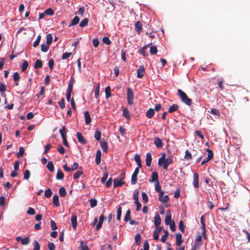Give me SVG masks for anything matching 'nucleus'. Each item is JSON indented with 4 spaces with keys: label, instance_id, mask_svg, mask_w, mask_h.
Here are the masks:
<instances>
[{
    "label": "nucleus",
    "instance_id": "f257e3e1",
    "mask_svg": "<svg viewBox=\"0 0 250 250\" xmlns=\"http://www.w3.org/2000/svg\"><path fill=\"white\" fill-rule=\"evenodd\" d=\"M178 96L180 97L181 101L186 104L190 106L192 104V100L189 98L186 93L181 89H178L177 90Z\"/></svg>",
    "mask_w": 250,
    "mask_h": 250
},
{
    "label": "nucleus",
    "instance_id": "f03ea898",
    "mask_svg": "<svg viewBox=\"0 0 250 250\" xmlns=\"http://www.w3.org/2000/svg\"><path fill=\"white\" fill-rule=\"evenodd\" d=\"M134 94L130 88L127 89V101L128 104L132 105L133 104Z\"/></svg>",
    "mask_w": 250,
    "mask_h": 250
},
{
    "label": "nucleus",
    "instance_id": "7ed1b4c3",
    "mask_svg": "<svg viewBox=\"0 0 250 250\" xmlns=\"http://www.w3.org/2000/svg\"><path fill=\"white\" fill-rule=\"evenodd\" d=\"M173 162V159L171 157H168L166 159L164 160L162 163H161L160 165H159L160 167H162L163 169L165 170L167 169L168 166L172 164Z\"/></svg>",
    "mask_w": 250,
    "mask_h": 250
},
{
    "label": "nucleus",
    "instance_id": "20e7f679",
    "mask_svg": "<svg viewBox=\"0 0 250 250\" xmlns=\"http://www.w3.org/2000/svg\"><path fill=\"white\" fill-rule=\"evenodd\" d=\"M125 178V173L122 174V178L121 179H115L113 181V186L114 188L120 187H122L124 184H125V182L122 181V180Z\"/></svg>",
    "mask_w": 250,
    "mask_h": 250
},
{
    "label": "nucleus",
    "instance_id": "39448f33",
    "mask_svg": "<svg viewBox=\"0 0 250 250\" xmlns=\"http://www.w3.org/2000/svg\"><path fill=\"white\" fill-rule=\"evenodd\" d=\"M159 199L161 202L165 203L169 200V197L167 195H164V191H161L159 193Z\"/></svg>",
    "mask_w": 250,
    "mask_h": 250
},
{
    "label": "nucleus",
    "instance_id": "423d86ee",
    "mask_svg": "<svg viewBox=\"0 0 250 250\" xmlns=\"http://www.w3.org/2000/svg\"><path fill=\"white\" fill-rule=\"evenodd\" d=\"M145 69L144 66L141 65L137 70V77L138 78H142L144 76Z\"/></svg>",
    "mask_w": 250,
    "mask_h": 250
},
{
    "label": "nucleus",
    "instance_id": "0eeeda50",
    "mask_svg": "<svg viewBox=\"0 0 250 250\" xmlns=\"http://www.w3.org/2000/svg\"><path fill=\"white\" fill-rule=\"evenodd\" d=\"M193 185L195 188H199V175L197 172L193 173Z\"/></svg>",
    "mask_w": 250,
    "mask_h": 250
},
{
    "label": "nucleus",
    "instance_id": "6e6552de",
    "mask_svg": "<svg viewBox=\"0 0 250 250\" xmlns=\"http://www.w3.org/2000/svg\"><path fill=\"white\" fill-rule=\"evenodd\" d=\"M154 143L157 148H161L163 147V143L161 139H160L159 137H155L154 138Z\"/></svg>",
    "mask_w": 250,
    "mask_h": 250
},
{
    "label": "nucleus",
    "instance_id": "1a4fd4ad",
    "mask_svg": "<svg viewBox=\"0 0 250 250\" xmlns=\"http://www.w3.org/2000/svg\"><path fill=\"white\" fill-rule=\"evenodd\" d=\"M123 116L125 117L127 120L130 119V112L126 107H123Z\"/></svg>",
    "mask_w": 250,
    "mask_h": 250
},
{
    "label": "nucleus",
    "instance_id": "9d476101",
    "mask_svg": "<svg viewBox=\"0 0 250 250\" xmlns=\"http://www.w3.org/2000/svg\"><path fill=\"white\" fill-rule=\"evenodd\" d=\"M202 237L201 235H199L196 238L193 246L196 247V248L199 249L200 247L202 245Z\"/></svg>",
    "mask_w": 250,
    "mask_h": 250
},
{
    "label": "nucleus",
    "instance_id": "9b49d317",
    "mask_svg": "<svg viewBox=\"0 0 250 250\" xmlns=\"http://www.w3.org/2000/svg\"><path fill=\"white\" fill-rule=\"evenodd\" d=\"M161 218L158 214V213H156L155 217H154V225L155 227L158 228L161 224Z\"/></svg>",
    "mask_w": 250,
    "mask_h": 250
},
{
    "label": "nucleus",
    "instance_id": "f8f14e48",
    "mask_svg": "<svg viewBox=\"0 0 250 250\" xmlns=\"http://www.w3.org/2000/svg\"><path fill=\"white\" fill-rule=\"evenodd\" d=\"M71 221L72 223V227L74 229H75L77 226V216L75 214H72L71 218Z\"/></svg>",
    "mask_w": 250,
    "mask_h": 250
},
{
    "label": "nucleus",
    "instance_id": "ddd939ff",
    "mask_svg": "<svg viewBox=\"0 0 250 250\" xmlns=\"http://www.w3.org/2000/svg\"><path fill=\"white\" fill-rule=\"evenodd\" d=\"M77 138L78 140V141L82 144H86V141L84 137L83 136L82 134L80 132H77L76 134Z\"/></svg>",
    "mask_w": 250,
    "mask_h": 250
},
{
    "label": "nucleus",
    "instance_id": "4468645a",
    "mask_svg": "<svg viewBox=\"0 0 250 250\" xmlns=\"http://www.w3.org/2000/svg\"><path fill=\"white\" fill-rule=\"evenodd\" d=\"M152 161V157L151 154L150 152H148L146 155V165L147 167H150L151 166Z\"/></svg>",
    "mask_w": 250,
    "mask_h": 250
},
{
    "label": "nucleus",
    "instance_id": "2eb2a0df",
    "mask_svg": "<svg viewBox=\"0 0 250 250\" xmlns=\"http://www.w3.org/2000/svg\"><path fill=\"white\" fill-rule=\"evenodd\" d=\"M150 182L151 183L154 182H158V175L157 172L154 171L152 172L151 175V179L150 180Z\"/></svg>",
    "mask_w": 250,
    "mask_h": 250
},
{
    "label": "nucleus",
    "instance_id": "dca6fc26",
    "mask_svg": "<svg viewBox=\"0 0 250 250\" xmlns=\"http://www.w3.org/2000/svg\"><path fill=\"white\" fill-rule=\"evenodd\" d=\"M135 29L137 31L138 34H140L142 30V24L140 21H137L135 24Z\"/></svg>",
    "mask_w": 250,
    "mask_h": 250
},
{
    "label": "nucleus",
    "instance_id": "f3484780",
    "mask_svg": "<svg viewBox=\"0 0 250 250\" xmlns=\"http://www.w3.org/2000/svg\"><path fill=\"white\" fill-rule=\"evenodd\" d=\"M176 245L178 246H180L181 244L183 242L182 234L180 233H177L176 235Z\"/></svg>",
    "mask_w": 250,
    "mask_h": 250
},
{
    "label": "nucleus",
    "instance_id": "a211bd4d",
    "mask_svg": "<svg viewBox=\"0 0 250 250\" xmlns=\"http://www.w3.org/2000/svg\"><path fill=\"white\" fill-rule=\"evenodd\" d=\"M171 215L169 211L167 212V215L165 218V223L166 225H169L171 223Z\"/></svg>",
    "mask_w": 250,
    "mask_h": 250
},
{
    "label": "nucleus",
    "instance_id": "6ab92c4d",
    "mask_svg": "<svg viewBox=\"0 0 250 250\" xmlns=\"http://www.w3.org/2000/svg\"><path fill=\"white\" fill-rule=\"evenodd\" d=\"M105 44H106L107 45H109V38L108 37H107V36L104 37L103 38L102 43L101 44V46L103 48H104L105 47V46H104Z\"/></svg>",
    "mask_w": 250,
    "mask_h": 250
},
{
    "label": "nucleus",
    "instance_id": "aec40b11",
    "mask_svg": "<svg viewBox=\"0 0 250 250\" xmlns=\"http://www.w3.org/2000/svg\"><path fill=\"white\" fill-rule=\"evenodd\" d=\"M154 115V110L153 108H149L146 112V116L148 119L152 118Z\"/></svg>",
    "mask_w": 250,
    "mask_h": 250
},
{
    "label": "nucleus",
    "instance_id": "412c9836",
    "mask_svg": "<svg viewBox=\"0 0 250 250\" xmlns=\"http://www.w3.org/2000/svg\"><path fill=\"white\" fill-rule=\"evenodd\" d=\"M101 152L100 150H98L96 152V163L99 165L101 163Z\"/></svg>",
    "mask_w": 250,
    "mask_h": 250
},
{
    "label": "nucleus",
    "instance_id": "4be33fe9",
    "mask_svg": "<svg viewBox=\"0 0 250 250\" xmlns=\"http://www.w3.org/2000/svg\"><path fill=\"white\" fill-rule=\"evenodd\" d=\"M84 118H85V121L86 125H89L91 122V119L90 116V115L88 111H85L84 113Z\"/></svg>",
    "mask_w": 250,
    "mask_h": 250
},
{
    "label": "nucleus",
    "instance_id": "5701e85b",
    "mask_svg": "<svg viewBox=\"0 0 250 250\" xmlns=\"http://www.w3.org/2000/svg\"><path fill=\"white\" fill-rule=\"evenodd\" d=\"M134 160L136 161V162L137 163L138 167H141L142 166V163H141V159L140 156H139V154H136L135 155Z\"/></svg>",
    "mask_w": 250,
    "mask_h": 250
},
{
    "label": "nucleus",
    "instance_id": "b1692460",
    "mask_svg": "<svg viewBox=\"0 0 250 250\" xmlns=\"http://www.w3.org/2000/svg\"><path fill=\"white\" fill-rule=\"evenodd\" d=\"M79 21H80L79 18L78 17H77V16H75L73 19V20H72L71 23L68 25V26L70 27H71L72 26L76 25L77 24H78L79 23Z\"/></svg>",
    "mask_w": 250,
    "mask_h": 250
},
{
    "label": "nucleus",
    "instance_id": "393cba45",
    "mask_svg": "<svg viewBox=\"0 0 250 250\" xmlns=\"http://www.w3.org/2000/svg\"><path fill=\"white\" fill-rule=\"evenodd\" d=\"M101 147L105 152H107L108 151V146L106 142L104 141H101L100 142Z\"/></svg>",
    "mask_w": 250,
    "mask_h": 250
},
{
    "label": "nucleus",
    "instance_id": "a878e982",
    "mask_svg": "<svg viewBox=\"0 0 250 250\" xmlns=\"http://www.w3.org/2000/svg\"><path fill=\"white\" fill-rule=\"evenodd\" d=\"M53 203L56 207L60 206L59 196L57 195H54L53 197Z\"/></svg>",
    "mask_w": 250,
    "mask_h": 250
},
{
    "label": "nucleus",
    "instance_id": "bb28decb",
    "mask_svg": "<svg viewBox=\"0 0 250 250\" xmlns=\"http://www.w3.org/2000/svg\"><path fill=\"white\" fill-rule=\"evenodd\" d=\"M179 108V106L176 104H173L172 106H171L168 110L169 113H173L176 111Z\"/></svg>",
    "mask_w": 250,
    "mask_h": 250
},
{
    "label": "nucleus",
    "instance_id": "cd10ccee",
    "mask_svg": "<svg viewBox=\"0 0 250 250\" xmlns=\"http://www.w3.org/2000/svg\"><path fill=\"white\" fill-rule=\"evenodd\" d=\"M64 177V174L62 171L59 169L57 171V173L56 175V178L58 180H62Z\"/></svg>",
    "mask_w": 250,
    "mask_h": 250
},
{
    "label": "nucleus",
    "instance_id": "c85d7f7f",
    "mask_svg": "<svg viewBox=\"0 0 250 250\" xmlns=\"http://www.w3.org/2000/svg\"><path fill=\"white\" fill-rule=\"evenodd\" d=\"M130 219H131V212L129 209H128L126 211L125 215V216L124 221L125 222H127V221L130 220Z\"/></svg>",
    "mask_w": 250,
    "mask_h": 250
},
{
    "label": "nucleus",
    "instance_id": "c756f323",
    "mask_svg": "<svg viewBox=\"0 0 250 250\" xmlns=\"http://www.w3.org/2000/svg\"><path fill=\"white\" fill-rule=\"evenodd\" d=\"M104 215H102L100 216L99 222L96 226L97 229H99L101 228L102 224L104 220Z\"/></svg>",
    "mask_w": 250,
    "mask_h": 250
},
{
    "label": "nucleus",
    "instance_id": "7c9ffc66",
    "mask_svg": "<svg viewBox=\"0 0 250 250\" xmlns=\"http://www.w3.org/2000/svg\"><path fill=\"white\" fill-rule=\"evenodd\" d=\"M149 52L151 55H155L158 52L157 46L155 45L151 46Z\"/></svg>",
    "mask_w": 250,
    "mask_h": 250
},
{
    "label": "nucleus",
    "instance_id": "2f4dec72",
    "mask_svg": "<svg viewBox=\"0 0 250 250\" xmlns=\"http://www.w3.org/2000/svg\"><path fill=\"white\" fill-rule=\"evenodd\" d=\"M42 66V62L40 60H37L34 64V67L35 69L40 68Z\"/></svg>",
    "mask_w": 250,
    "mask_h": 250
},
{
    "label": "nucleus",
    "instance_id": "473e14b6",
    "mask_svg": "<svg viewBox=\"0 0 250 250\" xmlns=\"http://www.w3.org/2000/svg\"><path fill=\"white\" fill-rule=\"evenodd\" d=\"M88 20L87 18L83 19L80 23L79 26L81 27H83L87 25Z\"/></svg>",
    "mask_w": 250,
    "mask_h": 250
},
{
    "label": "nucleus",
    "instance_id": "72a5a7b5",
    "mask_svg": "<svg viewBox=\"0 0 250 250\" xmlns=\"http://www.w3.org/2000/svg\"><path fill=\"white\" fill-rule=\"evenodd\" d=\"M48 169L51 172H53L54 171V167L53 163L51 161H49L46 166Z\"/></svg>",
    "mask_w": 250,
    "mask_h": 250
},
{
    "label": "nucleus",
    "instance_id": "f704fd0d",
    "mask_svg": "<svg viewBox=\"0 0 250 250\" xmlns=\"http://www.w3.org/2000/svg\"><path fill=\"white\" fill-rule=\"evenodd\" d=\"M30 241V239L28 236H27L22 239L21 243L22 245H27L29 243Z\"/></svg>",
    "mask_w": 250,
    "mask_h": 250
},
{
    "label": "nucleus",
    "instance_id": "c9c22d12",
    "mask_svg": "<svg viewBox=\"0 0 250 250\" xmlns=\"http://www.w3.org/2000/svg\"><path fill=\"white\" fill-rule=\"evenodd\" d=\"M209 112L212 114L217 115L218 116H220V112L219 110L216 108H211Z\"/></svg>",
    "mask_w": 250,
    "mask_h": 250
},
{
    "label": "nucleus",
    "instance_id": "e433bc0d",
    "mask_svg": "<svg viewBox=\"0 0 250 250\" xmlns=\"http://www.w3.org/2000/svg\"><path fill=\"white\" fill-rule=\"evenodd\" d=\"M52 42V36L51 34H48L46 36V44L50 45Z\"/></svg>",
    "mask_w": 250,
    "mask_h": 250
},
{
    "label": "nucleus",
    "instance_id": "4c0bfd02",
    "mask_svg": "<svg viewBox=\"0 0 250 250\" xmlns=\"http://www.w3.org/2000/svg\"><path fill=\"white\" fill-rule=\"evenodd\" d=\"M101 137V132L98 130H96L95 132L94 137L97 141H100Z\"/></svg>",
    "mask_w": 250,
    "mask_h": 250
},
{
    "label": "nucleus",
    "instance_id": "58836bf2",
    "mask_svg": "<svg viewBox=\"0 0 250 250\" xmlns=\"http://www.w3.org/2000/svg\"><path fill=\"white\" fill-rule=\"evenodd\" d=\"M135 243L137 245H139L141 241V236L140 234L138 233L135 237Z\"/></svg>",
    "mask_w": 250,
    "mask_h": 250
},
{
    "label": "nucleus",
    "instance_id": "ea45409f",
    "mask_svg": "<svg viewBox=\"0 0 250 250\" xmlns=\"http://www.w3.org/2000/svg\"><path fill=\"white\" fill-rule=\"evenodd\" d=\"M41 36L40 35L38 36L36 40L35 41V42L33 43V46L34 47H36L39 45V43L41 41Z\"/></svg>",
    "mask_w": 250,
    "mask_h": 250
},
{
    "label": "nucleus",
    "instance_id": "a19ab883",
    "mask_svg": "<svg viewBox=\"0 0 250 250\" xmlns=\"http://www.w3.org/2000/svg\"><path fill=\"white\" fill-rule=\"evenodd\" d=\"M52 195V191L50 189H46L44 192V196L46 198H50Z\"/></svg>",
    "mask_w": 250,
    "mask_h": 250
},
{
    "label": "nucleus",
    "instance_id": "79ce46f5",
    "mask_svg": "<svg viewBox=\"0 0 250 250\" xmlns=\"http://www.w3.org/2000/svg\"><path fill=\"white\" fill-rule=\"evenodd\" d=\"M66 194L65 189L62 187L59 189V194L61 196L64 197Z\"/></svg>",
    "mask_w": 250,
    "mask_h": 250
},
{
    "label": "nucleus",
    "instance_id": "37998d69",
    "mask_svg": "<svg viewBox=\"0 0 250 250\" xmlns=\"http://www.w3.org/2000/svg\"><path fill=\"white\" fill-rule=\"evenodd\" d=\"M165 234L163 235L161 237V241L163 243H165L166 241V239L168 235V232L167 230L164 231Z\"/></svg>",
    "mask_w": 250,
    "mask_h": 250
},
{
    "label": "nucleus",
    "instance_id": "c03bdc74",
    "mask_svg": "<svg viewBox=\"0 0 250 250\" xmlns=\"http://www.w3.org/2000/svg\"><path fill=\"white\" fill-rule=\"evenodd\" d=\"M80 248L81 250H89L87 245L83 241H81Z\"/></svg>",
    "mask_w": 250,
    "mask_h": 250
},
{
    "label": "nucleus",
    "instance_id": "a18cd8bd",
    "mask_svg": "<svg viewBox=\"0 0 250 250\" xmlns=\"http://www.w3.org/2000/svg\"><path fill=\"white\" fill-rule=\"evenodd\" d=\"M60 133L62 136V137H63L66 136V130L65 126H62V129H61L59 131Z\"/></svg>",
    "mask_w": 250,
    "mask_h": 250
},
{
    "label": "nucleus",
    "instance_id": "49530a36",
    "mask_svg": "<svg viewBox=\"0 0 250 250\" xmlns=\"http://www.w3.org/2000/svg\"><path fill=\"white\" fill-rule=\"evenodd\" d=\"M185 158L187 160H191L192 158L191 153L188 150H187L185 152Z\"/></svg>",
    "mask_w": 250,
    "mask_h": 250
},
{
    "label": "nucleus",
    "instance_id": "de8ad7c7",
    "mask_svg": "<svg viewBox=\"0 0 250 250\" xmlns=\"http://www.w3.org/2000/svg\"><path fill=\"white\" fill-rule=\"evenodd\" d=\"M137 181V175L132 174L131 179V183L132 185H135Z\"/></svg>",
    "mask_w": 250,
    "mask_h": 250
},
{
    "label": "nucleus",
    "instance_id": "09e8293b",
    "mask_svg": "<svg viewBox=\"0 0 250 250\" xmlns=\"http://www.w3.org/2000/svg\"><path fill=\"white\" fill-rule=\"evenodd\" d=\"M133 199L134 200L135 202L139 201V191L137 190L134 191L133 194Z\"/></svg>",
    "mask_w": 250,
    "mask_h": 250
},
{
    "label": "nucleus",
    "instance_id": "8fccbe9b",
    "mask_svg": "<svg viewBox=\"0 0 250 250\" xmlns=\"http://www.w3.org/2000/svg\"><path fill=\"white\" fill-rule=\"evenodd\" d=\"M142 199H143V201L145 203H147L148 202V196H147V194L145 192H143L142 193Z\"/></svg>",
    "mask_w": 250,
    "mask_h": 250
},
{
    "label": "nucleus",
    "instance_id": "3c124183",
    "mask_svg": "<svg viewBox=\"0 0 250 250\" xmlns=\"http://www.w3.org/2000/svg\"><path fill=\"white\" fill-rule=\"evenodd\" d=\"M179 228L182 232L184 233L185 232V226L183 221H180L179 222Z\"/></svg>",
    "mask_w": 250,
    "mask_h": 250
},
{
    "label": "nucleus",
    "instance_id": "603ef678",
    "mask_svg": "<svg viewBox=\"0 0 250 250\" xmlns=\"http://www.w3.org/2000/svg\"><path fill=\"white\" fill-rule=\"evenodd\" d=\"M99 93H100V83H99L95 90V96L96 98H98L99 97Z\"/></svg>",
    "mask_w": 250,
    "mask_h": 250
},
{
    "label": "nucleus",
    "instance_id": "864d4df0",
    "mask_svg": "<svg viewBox=\"0 0 250 250\" xmlns=\"http://www.w3.org/2000/svg\"><path fill=\"white\" fill-rule=\"evenodd\" d=\"M83 172L82 171H77L74 174V179H77L79 178L82 174Z\"/></svg>",
    "mask_w": 250,
    "mask_h": 250
},
{
    "label": "nucleus",
    "instance_id": "5fc2aeb1",
    "mask_svg": "<svg viewBox=\"0 0 250 250\" xmlns=\"http://www.w3.org/2000/svg\"><path fill=\"white\" fill-rule=\"evenodd\" d=\"M28 66V63L26 61H25L23 62L22 64L21 69L22 71H24L27 68Z\"/></svg>",
    "mask_w": 250,
    "mask_h": 250
},
{
    "label": "nucleus",
    "instance_id": "6e6d98bb",
    "mask_svg": "<svg viewBox=\"0 0 250 250\" xmlns=\"http://www.w3.org/2000/svg\"><path fill=\"white\" fill-rule=\"evenodd\" d=\"M49 45H47V44H42L41 45L42 51L43 52H47L49 48V46H48Z\"/></svg>",
    "mask_w": 250,
    "mask_h": 250
},
{
    "label": "nucleus",
    "instance_id": "4d7b16f0",
    "mask_svg": "<svg viewBox=\"0 0 250 250\" xmlns=\"http://www.w3.org/2000/svg\"><path fill=\"white\" fill-rule=\"evenodd\" d=\"M151 43H149V44H148L147 45H146L145 46H144L142 48V49L140 50V54H142V55H143L144 57H146V51H145V50L146 49V48H147V47Z\"/></svg>",
    "mask_w": 250,
    "mask_h": 250
},
{
    "label": "nucleus",
    "instance_id": "13d9d810",
    "mask_svg": "<svg viewBox=\"0 0 250 250\" xmlns=\"http://www.w3.org/2000/svg\"><path fill=\"white\" fill-rule=\"evenodd\" d=\"M207 151L208 152V157H207L208 160H210L213 157V154L212 151L210 149H207Z\"/></svg>",
    "mask_w": 250,
    "mask_h": 250
},
{
    "label": "nucleus",
    "instance_id": "bf43d9fd",
    "mask_svg": "<svg viewBox=\"0 0 250 250\" xmlns=\"http://www.w3.org/2000/svg\"><path fill=\"white\" fill-rule=\"evenodd\" d=\"M117 213V219L118 220H120L121 219V214H122V208L121 207H119L118 208Z\"/></svg>",
    "mask_w": 250,
    "mask_h": 250
},
{
    "label": "nucleus",
    "instance_id": "052dcab7",
    "mask_svg": "<svg viewBox=\"0 0 250 250\" xmlns=\"http://www.w3.org/2000/svg\"><path fill=\"white\" fill-rule=\"evenodd\" d=\"M24 152V148L22 147H20L19 148V151L17 154L18 157L20 158V157H22L23 155Z\"/></svg>",
    "mask_w": 250,
    "mask_h": 250
},
{
    "label": "nucleus",
    "instance_id": "680f3d73",
    "mask_svg": "<svg viewBox=\"0 0 250 250\" xmlns=\"http://www.w3.org/2000/svg\"><path fill=\"white\" fill-rule=\"evenodd\" d=\"M33 245H34L33 250H40V245L37 240H35L34 241Z\"/></svg>",
    "mask_w": 250,
    "mask_h": 250
},
{
    "label": "nucleus",
    "instance_id": "e2e57ef3",
    "mask_svg": "<svg viewBox=\"0 0 250 250\" xmlns=\"http://www.w3.org/2000/svg\"><path fill=\"white\" fill-rule=\"evenodd\" d=\"M30 172L29 170H26L24 172V177H23V178L24 179H26V180H27L30 177Z\"/></svg>",
    "mask_w": 250,
    "mask_h": 250
},
{
    "label": "nucleus",
    "instance_id": "0e129e2a",
    "mask_svg": "<svg viewBox=\"0 0 250 250\" xmlns=\"http://www.w3.org/2000/svg\"><path fill=\"white\" fill-rule=\"evenodd\" d=\"M153 238L155 240H157L159 238V230L153 231Z\"/></svg>",
    "mask_w": 250,
    "mask_h": 250
},
{
    "label": "nucleus",
    "instance_id": "69168bd1",
    "mask_svg": "<svg viewBox=\"0 0 250 250\" xmlns=\"http://www.w3.org/2000/svg\"><path fill=\"white\" fill-rule=\"evenodd\" d=\"M20 77L19 76L18 72H15L13 75V80L15 82H18L20 80Z\"/></svg>",
    "mask_w": 250,
    "mask_h": 250
},
{
    "label": "nucleus",
    "instance_id": "338daca9",
    "mask_svg": "<svg viewBox=\"0 0 250 250\" xmlns=\"http://www.w3.org/2000/svg\"><path fill=\"white\" fill-rule=\"evenodd\" d=\"M54 13V11L51 8H48L45 11V14L49 16H52Z\"/></svg>",
    "mask_w": 250,
    "mask_h": 250
},
{
    "label": "nucleus",
    "instance_id": "774afa93",
    "mask_svg": "<svg viewBox=\"0 0 250 250\" xmlns=\"http://www.w3.org/2000/svg\"><path fill=\"white\" fill-rule=\"evenodd\" d=\"M92 43L95 47L98 46L99 44V41L98 38H94L92 40Z\"/></svg>",
    "mask_w": 250,
    "mask_h": 250
}]
</instances>
